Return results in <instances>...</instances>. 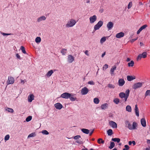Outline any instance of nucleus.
<instances>
[{"label":"nucleus","instance_id":"obj_1","mask_svg":"<svg viewBox=\"0 0 150 150\" xmlns=\"http://www.w3.org/2000/svg\"><path fill=\"white\" fill-rule=\"evenodd\" d=\"M125 123L126 127H127L129 130H132L137 129V123L135 122H133L132 125L128 120L126 121Z\"/></svg>","mask_w":150,"mask_h":150},{"label":"nucleus","instance_id":"obj_2","mask_svg":"<svg viewBox=\"0 0 150 150\" xmlns=\"http://www.w3.org/2000/svg\"><path fill=\"white\" fill-rule=\"evenodd\" d=\"M129 89L127 90L125 93L121 92L119 94V96L122 99L124 98L125 102H126L129 97Z\"/></svg>","mask_w":150,"mask_h":150},{"label":"nucleus","instance_id":"obj_3","mask_svg":"<svg viewBox=\"0 0 150 150\" xmlns=\"http://www.w3.org/2000/svg\"><path fill=\"white\" fill-rule=\"evenodd\" d=\"M76 23V21L73 19H70L66 25V27H72Z\"/></svg>","mask_w":150,"mask_h":150},{"label":"nucleus","instance_id":"obj_4","mask_svg":"<svg viewBox=\"0 0 150 150\" xmlns=\"http://www.w3.org/2000/svg\"><path fill=\"white\" fill-rule=\"evenodd\" d=\"M147 53L146 52H144L142 54H139L137 57V61L140 60L142 58H145L147 57Z\"/></svg>","mask_w":150,"mask_h":150},{"label":"nucleus","instance_id":"obj_5","mask_svg":"<svg viewBox=\"0 0 150 150\" xmlns=\"http://www.w3.org/2000/svg\"><path fill=\"white\" fill-rule=\"evenodd\" d=\"M103 24V22L102 21H99L98 23L94 26V29L96 30L99 29L101 27Z\"/></svg>","mask_w":150,"mask_h":150},{"label":"nucleus","instance_id":"obj_6","mask_svg":"<svg viewBox=\"0 0 150 150\" xmlns=\"http://www.w3.org/2000/svg\"><path fill=\"white\" fill-rule=\"evenodd\" d=\"M143 83V82H138L134 83L132 86V88L134 89L139 88L142 86Z\"/></svg>","mask_w":150,"mask_h":150},{"label":"nucleus","instance_id":"obj_7","mask_svg":"<svg viewBox=\"0 0 150 150\" xmlns=\"http://www.w3.org/2000/svg\"><path fill=\"white\" fill-rule=\"evenodd\" d=\"M89 92V90L86 87L82 88L81 90V93L82 95H86Z\"/></svg>","mask_w":150,"mask_h":150},{"label":"nucleus","instance_id":"obj_8","mask_svg":"<svg viewBox=\"0 0 150 150\" xmlns=\"http://www.w3.org/2000/svg\"><path fill=\"white\" fill-rule=\"evenodd\" d=\"M71 95V93H65L62 94L61 95V97L65 99H68L70 97Z\"/></svg>","mask_w":150,"mask_h":150},{"label":"nucleus","instance_id":"obj_9","mask_svg":"<svg viewBox=\"0 0 150 150\" xmlns=\"http://www.w3.org/2000/svg\"><path fill=\"white\" fill-rule=\"evenodd\" d=\"M74 60V58L73 56L70 54L68 56L67 61L69 63H71Z\"/></svg>","mask_w":150,"mask_h":150},{"label":"nucleus","instance_id":"obj_10","mask_svg":"<svg viewBox=\"0 0 150 150\" xmlns=\"http://www.w3.org/2000/svg\"><path fill=\"white\" fill-rule=\"evenodd\" d=\"M97 20V16L96 15H93L91 16L89 18L90 23H93L95 22Z\"/></svg>","mask_w":150,"mask_h":150},{"label":"nucleus","instance_id":"obj_11","mask_svg":"<svg viewBox=\"0 0 150 150\" xmlns=\"http://www.w3.org/2000/svg\"><path fill=\"white\" fill-rule=\"evenodd\" d=\"M109 125L113 128L117 127V125L116 123L112 121H110L109 122Z\"/></svg>","mask_w":150,"mask_h":150},{"label":"nucleus","instance_id":"obj_12","mask_svg":"<svg viewBox=\"0 0 150 150\" xmlns=\"http://www.w3.org/2000/svg\"><path fill=\"white\" fill-rule=\"evenodd\" d=\"M113 24L112 22H109L107 24V27L108 30H110L112 29L113 27Z\"/></svg>","mask_w":150,"mask_h":150},{"label":"nucleus","instance_id":"obj_13","mask_svg":"<svg viewBox=\"0 0 150 150\" xmlns=\"http://www.w3.org/2000/svg\"><path fill=\"white\" fill-rule=\"evenodd\" d=\"M147 26V25H144L141 26L137 32V34H139L143 30L145 29Z\"/></svg>","mask_w":150,"mask_h":150},{"label":"nucleus","instance_id":"obj_14","mask_svg":"<svg viewBox=\"0 0 150 150\" xmlns=\"http://www.w3.org/2000/svg\"><path fill=\"white\" fill-rule=\"evenodd\" d=\"M54 106L56 109L59 110L61 109L63 107L62 105L60 103H56L54 104Z\"/></svg>","mask_w":150,"mask_h":150},{"label":"nucleus","instance_id":"obj_15","mask_svg":"<svg viewBox=\"0 0 150 150\" xmlns=\"http://www.w3.org/2000/svg\"><path fill=\"white\" fill-rule=\"evenodd\" d=\"M124 36V33L121 32L116 34V37L119 38L123 37Z\"/></svg>","mask_w":150,"mask_h":150},{"label":"nucleus","instance_id":"obj_16","mask_svg":"<svg viewBox=\"0 0 150 150\" xmlns=\"http://www.w3.org/2000/svg\"><path fill=\"white\" fill-rule=\"evenodd\" d=\"M108 106V104L107 103L103 104L100 106V108L102 110L107 109Z\"/></svg>","mask_w":150,"mask_h":150},{"label":"nucleus","instance_id":"obj_17","mask_svg":"<svg viewBox=\"0 0 150 150\" xmlns=\"http://www.w3.org/2000/svg\"><path fill=\"white\" fill-rule=\"evenodd\" d=\"M34 96L33 94H30L28 97V100L29 102H31L34 99Z\"/></svg>","mask_w":150,"mask_h":150},{"label":"nucleus","instance_id":"obj_18","mask_svg":"<svg viewBox=\"0 0 150 150\" xmlns=\"http://www.w3.org/2000/svg\"><path fill=\"white\" fill-rule=\"evenodd\" d=\"M125 83V81L123 79H120L118 81V84L120 86H122Z\"/></svg>","mask_w":150,"mask_h":150},{"label":"nucleus","instance_id":"obj_19","mask_svg":"<svg viewBox=\"0 0 150 150\" xmlns=\"http://www.w3.org/2000/svg\"><path fill=\"white\" fill-rule=\"evenodd\" d=\"M141 123L143 127H145L146 126V121L145 118H142L141 119Z\"/></svg>","mask_w":150,"mask_h":150},{"label":"nucleus","instance_id":"obj_20","mask_svg":"<svg viewBox=\"0 0 150 150\" xmlns=\"http://www.w3.org/2000/svg\"><path fill=\"white\" fill-rule=\"evenodd\" d=\"M135 76H127V79L128 81H130L133 80L135 79Z\"/></svg>","mask_w":150,"mask_h":150},{"label":"nucleus","instance_id":"obj_21","mask_svg":"<svg viewBox=\"0 0 150 150\" xmlns=\"http://www.w3.org/2000/svg\"><path fill=\"white\" fill-rule=\"evenodd\" d=\"M46 18L45 16H41L40 17H39L37 19V21L38 22H40L42 21H44L46 20Z\"/></svg>","mask_w":150,"mask_h":150},{"label":"nucleus","instance_id":"obj_22","mask_svg":"<svg viewBox=\"0 0 150 150\" xmlns=\"http://www.w3.org/2000/svg\"><path fill=\"white\" fill-rule=\"evenodd\" d=\"M136 115L137 116H139V110L138 108L137 107V105H135V109H134Z\"/></svg>","mask_w":150,"mask_h":150},{"label":"nucleus","instance_id":"obj_23","mask_svg":"<svg viewBox=\"0 0 150 150\" xmlns=\"http://www.w3.org/2000/svg\"><path fill=\"white\" fill-rule=\"evenodd\" d=\"M116 66H113L111 68L110 70V74L111 75H112L114 74V72L115 70L116 69Z\"/></svg>","mask_w":150,"mask_h":150},{"label":"nucleus","instance_id":"obj_24","mask_svg":"<svg viewBox=\"0 0 150 150\" xmlns=\"http://www.w3.org/2000/svg\"><path fill=\"white\" fill-rule=\"evenodd\" d=\"M81 130L83 132L87 134H88L89 132V130L87 129L83 128Z\"/></svg>","mask_w":150,"mask_h":150},{"label":"nucleus","instance_id":"obj_25","mask_svg":"<svg viewBox=\"0 0 150 150\" xmlns=\"http://www.w3.org/2000/svg\"><path fill=\"white\" fill-rule=\"evenodd\" d=\"M69 98H70V100L72 101H74L77 99L76 98L73 97V95L71 93V95Z\"/></svg>","mask_w":150,"mask_h":150},{"label":"nucleus","instance_id":"obj_26","mask_svg":"<svg viewBox=\"0 0 150 150\" xmlns=\"http://www.w3.org/2000/svg\"><path fill=\"white\" fill-rule=\"evenodd\" d=\"M53 71L52 70L49 71L46 74V76L48 77H50L53 73Z\"/></svg>","mask_w":150,"mask_h":150},{"label":"nucleus","instance_id":"obj_27","mask_svg":"<svg viewBox=\"0 0 150 150\" xmlns=\"http://www.w3.org/2000/svg\"><path fill=\"white\" fill-rule=\"evenodd\" d=\"M126 110L129 112H131L132 111V108L129 105H127L126 108Z\"/></svg>","mask_w":150,"mask_h":150},{"label":"nucleus","instance_id":"obj_28","mask_svg":"<svg viewBox=\"0 0 150 150\" xmlns=\"http://www.w3.org/2000/svg\"><path fill=\"white\" fill-rule=\"evenodd\" d=\"M67 50L66 49H62L61 51V52L62 55H65L67 53Z\"/></svg>","mask_w":150,"mask_h":150},{"label":"nucleus","instance_id":"obj_29","mask_svg":"<svg viewBox=\"0 0 150 150\" xmlns=\"http://www.w3.org/2000/svg\"><path fill=\"white\" fill-rule=\"evenodd\" d=\"M134 64V62L132 60L130 61V62H129L128 63L127 65L128 67H132L133 66Z\"/></svg>","mask_w":150,"mask_h":150},{"label":"nucleus","instance_id":"obj_30","mask_svg":"<svg viewBox=\"0 0 150 150\" xmlns=\"http://www.w3.org/2000/svg\"><path fill=\"white\" fill-rule=\"evenodd\" d=\"M99 101V100L98 98H96L93 99V102L96 104H98Z\"/></svg>","mask_w":150,"mask_h":150},{"label":"nucleus","instance_id":"obj_31","mask_svg":"<svg viewBox=\"0 0 150 150\" xmlns=\"http://www.w3.org/2000/svg\"><path fill=\"white\" fill-rule=\"evenodd\" d=\"M112 140L115 142H117V143H119L120 141V138H112Z\"/></svg>","mask_w":150,"mask_h":150},{"label":"nucleus","instance_id":"obj_32","mask_svg":"<svg viewBox=\"0 0 150 150\" xmlns=\"http://www.w3.org/2000/svg\"><path fill=\"white\" fill-rule=\"evenodd\" d=\"M107 133L109 136H111L113 134V131L112 129H109L107 131Z\"/></svg>","mask_w":150,"mask_h":150},{"label":"nucleus","instance_id":"obj_33","mask_svg":"<svg viewBox=\"0 0 150 150\" xmlns=\"http://www.w3.org/2000/svg\"><path fill=\"white\" fill-rule=\"evenodd\" d=\"M115 143L113 142H111L110 144V145L109 147V148L110 149L113 148L115 146Z\"/></svg>","mask_w":150,"mask_h":150},{"label":"nucleus","instance_id":"obj_34","mask_svg":"<svg viewBox=\"0 0 150 150\" xmlns=\"http://www.w3.org/2000/svg\"><path fill=\"white\" fill-rule=\"evenodd\" d=\"M35 42L36 43H38L40 42L41 41V38L40 37H37L35 39Z\"/></svg>","mask_w":150,"mask_h":150},{"label":"nucleus","instance_id":"obj_35","mask_svg":"<svg viewBox=\"0 0 150 150\" xmlns=\"http://www.w3.org/2000/svg\"><path fill=\"white\" fill-rule=\"evenodd\" d=\"M144 96L145 97H146L147 96H150V90H147L145 93Z\"/></svg>","mask_w":150,"mask_h":150},{"label":"nucleus","instance_id":"obj_36","mask_svg":"<svg viewBox=\"0 0 150 150\" xmlns=\"http://www.w3.org/2000/svg\"><path fill=\"white\" fill-rule=\"evenodd\" d=\"M98 143L99 144H104V141L103 140V139L101 138H99L98 140Z\"/></svg>","mask_w":150,"mask_h":150},{"label":"nucleus","instance_id":"obj_37","mask_svg":"<svg viewBox=\"0 0 150 150\" xmlns=\"http://www.w3.org/2000/svg\"><path fill=\"white\" fill-rule=\"evenodd\" d=\"M113 102L116 104H117L120 102V100L118 98H115L114 99Z\"/></svg>","mask_w":150,"mask_h":150},{"label":"nucleus","instance_id":"obj_38","mask_svg":"<svg viewBox=\"0 0 150 150\" xmlns=\"http://www.w3.org/2000/svg\"><path fill=\"white\" fill-rule=\"evenodd\" d=\"M32 116H29L26 118L25 120L26 122H28L32 120Z\"/></svg>","mask_w":150,"mask_h":150},{"label":"nucleus","instance_id":"obj_39","mask_svg":"<svg viewBox=\"0 0 150 150\" xmlns=\"http://www.w3.org/2000/svg\"><path fill=\"white\" fill-rule=\"evenodd\" d=\"M106 38L105 37H104L102 38L100 40V42L101 43H103V42H105L106 40Z\"/></svg>","mask_w":150,"mask_h":150},{"label":"nucleus","instance_id":"obj_40","mask_svg":"<svg viewBox=\"0 0 150 150\" xmlns=\"http://www.w3.org/2000/svg\"><path fill=\"white\" fill-rule=\"evenodd\" d=\"M14 82V78L12 77H10V84H13Z\"/></svg>","mask_w":150,"mask_h":150},{"label":"nucleus","instance_id":"obj_41","mask_svg":"<svg viewBox=\"0 0 150 150\" xmlns=\"http://www.w3.org/2000/svg\"><path fill=\"white\" fill-rule=\"evenodd\" d=\"M21 50L22 52L24 54H26V52L25 51V48L24 47L22 46H21Z\"/></svg>","mask_w":150,"mask_h":150},{"label":"nucleus","instance_id":"obj_42","mask_svg":"<svg viewBox=\"0 0 150 150\" xmlns=\"http://www.w3.org/2000/svg\"><path fill=\"white\" fill-rule=\"evenodd\" d=\"M36 135V134L35 132L32 133L30 134L28 136V138L34 137Z\"/></svg>","mask_w":150,"mask_h":150},{"label":"nucleus","instance_id":"obj_43","mask_svg":"<svg viewBox=\"0 0 150 150\" xmlns=\"http://www.w3.org/2000/svg\"><path fill=\"white\" fill-rule=\"evenodd\" d=\"M132 6V1L130 2L128 4V9H130Z\"/></svg>","mask_w":150,"mask_h":150},{"label":"nucleus","instance_id":"obj_44","mask_svg":"<svg viewBox=\"0 0 150 150\" xmlns=\"http://www.w3.org/2000/svg\"><path fill=\"white\" fill-rule=\"evenodd\" d=\"M42 132L44 134L47 135L49 134L48 132L45 130L42 131Z\"/></svg>","mask_w":150,"mask_h":150},{"label":"nucleus","instance_id":"obj_45","mask_svg":"<svg viewBox=\"0 0 150 150\" xmlns=\"http://www.w3.org/2000/svg\"><path fill=\"white\" fill-rule=\"evenodd\" d=\"M108 67V65L107 64H105L103 67V70H105Z\"/></svg>","mask_w":150,"mask_h":150},{"label":"nucleus","instance_id":"obj_46","mask_svg":"<svg viewBox=\"0 0 150 150\" xmlns=\"http://www.w3.org/2000/svg\"><path fill=\"white\" fill-rule=\"evenodd\" d=\"M125 148L123 149V150H128L129 149V146L127 145H126L125 146Z\"/></svg>","mask_w":150,"mask_h":150},{"label":"nucleus","instance_id":"obj_47","mask_svg":"<svg viewBox=\"0 0 150 150\" xmlns=\"http://www.w3.org/2000/svg\"><path fill=\"white\" fill-rule=\"evenodd\" d=\"M108 87L111 88H115V86L111 84H109L108 85Z\"/></svg>","mask_w":150,"mask_h":150},{"label":"nucleus","instance_id":"obj_48","mask_svg":"<svg viewBox=\"0 0 150 150\" xmlns=\"http://www.w3.org/2000/svg\"><path fill=\"white\" fill-rule=\"evenodd\" d=\"M9 138V135L8 134L5 137L4 140L5 141H7L8 140Z\"/></svg>","mask_w":150,"mask_h":150},{"label":"nucleus","instance_id":"obj_49","mask_svg":"<svg viewBox=\"0 0 150 150\" xmlns=\"http://www.w3.org/2000/svg\"><path fill=\"white\" fill-rule=\"evenodd\" d=\"M81 137L80 135H76L74 137V139L76 140L78 139H79V138H81Z\"/></svg>","mask_w":150,"mask_h":150},{"label":"nucleus","instance_id":"obj_50","mask_svg":"<svg viewBox=\"0 0 150 150\" xmlns=\"http://www.w3.org/2000/svg\"><path fill=\"white\" fill-rule=\"evenodd\" d=\"M76 142L80 144H82V142L80 140H77L76 141Z\"/></svg>","mask_w":150,"mask_h":150},{"label":"nucleus","instance_id":"obj_51","mask_svg":"<svg viewBox=\"0 0 150 150\" xmlns=\"http://www.w3.org/2000/svg\"><path fill=\"white\" fill-rule=\"evenodd\" d=\"M88 84L90 85H94L95 84V83L93 81H89L88 83Z\"/></svg>","mask_w":150,"mask_h":150},{"label":"nucleus","instance_id":"obj_52","mask_svg":"<svg viewBox=\"0 0 150 150\" xmlns=\"http://www.w3.org/2000/svg\"><path fill=\"white\" fill-rule=\"evenodd\" d=\"M138 39V38H135V39H132L131 40V42H134V41H135V40H137V39Z\"/></svg>","mask_w":150,"mask_h":150},{"label":"nucleus","instance_id":"obj_53","mask_svg":"<svg viewBox=\"0 0 150 150\" xmlns=\"http://www.w3.org/2000/svg\"><path fill=\"white\" fill-rule=\"evenodd\" d=\"M94 131V129H93V130H91L90 132V133H89V136H90L92 134L93 132Z\"/></svg>","mask_w":150,"mask_h":150},{"label":"nucleus","instance_id":"obj_54","mask_svg":"<svg viewBox=\"0 0 150 150\" xmlns=\"http://www.w3.org/2000/svg\"><path fill=\"white\" fill-rule=\"evenodd\" d=\"M25 82H26V81H25L24 80H21V83H22L23 84H24L25 83Z\"/></svg>","mask_w":150,"mask_h":150},{"label":"nucleus","instance_id":"obj_55","mask_svg":"<svg viewBox=\"0 0 150 150\" xmlns=\"http://www.w3.org/2000/svg\"><path fill=\"white\" fill-rule=\"evenodd\" d=\"M16 56L18 58L20 59L21 57L18 54H17L16 55Z\"/></svg>","mask_w":150,"mask_h":150},{"label":"nucleus","instance_id":"obj_56","mask_svg":"<svg viewBox=\"0 0 150 150\" xmlns=\"http://www.w3.org/2000/svg\"><path fill=\"white\" fill-rule=\"evenodd\" d=\"M103 8H101L100 10H99V12H100V13H103Z\"/></svg>","mask_w":150,"mask_h":150},{"label":"nucleus","instance_id":"obj_57","mask_svg":"<svg viewBox=\"0 0 150 150\" xmlns=\"http://www.w3.org/2000/svg\"><path fill=\"white\" fill-rule=\"evenodd\" d=\"M88 50H86L84 52L85 54L87 56L89 55V54H88Z\"/></svg>","mask_w":150,"mask_h":150},{"label":"nucleus","instance_id":"obj_58","mask_svg":"<svg viewBox=\"0 0 150 150\" xmlns=\"http://www.w3.org/2000/svg\"><path fill=\"white\" fill-rule=\"evenodd\" d=\"M2 34L4 36L5 35H9V33H2Z\"/></svg>","mask_w":150,"mask_h":150},{"label":"nucleus","instance_id":"obj_59","mask_svg":"<svg viewBox=\"0 0 150 150\" xmlns=\"http://www.w3.org/2000/svg\"><path fill=\"white\" fill-rule=\"evenodd\" d=\"M130 59L129 58H127L126 59V61L127 62H129L130 61Z\"/></svg>","mask_w":150,"mask_h":150},{"label":"nucleus","instance_id":"obj_60","mask_svg":"<svg viewBox=\"0 0 150 150\" xmlns=\"http://www.w3.org/2000/svg\"><path fill=\"white\" fill-rule=\"evenodd\" d=\"M13 112V110L12 109V108H10V112Z\"/></svg>","mask_w":150,"mask_h":150},{"label":"nucleus","instance_id":"obj_61","mask_svg":"<svg viewBox=\"0 0 150 150\" xmlns=\"http://www.w3.org/2000/svg\"><path fill=\"white\" fill-rule=\"evenodd\" d=\"M132 143L134 145H135V144H136L135 142L134 141H132Z\"/></svg>","mask_w":150,"mask_h":150},{"label":"nucleus","instance_id":"obj_62","mask_svg":"<svg viewBox=\"0 0 150 150\" xmlns=\"http://www.w3.org/2000/svg\"><path fill=\"white\" fill-rule=\"evenodd\" d=\"M105 52L103 53L102 54V55L101 57H104V56L105 55Z\"/></svg>","mask_w":150,"mask_h":150},{"label":"nucleus","instance_id":"obj_63","mask_svg":"<svg viewBox=\"0 0 150 150\" xmlns=\"http://www.w3.org/2000/svg\"><path fill=\"white\" fill-rule=\"evenodd\" d=\"M6 110L8 111V112H9V108H7L6 109Z\"/></svg>","mask_w":150,"mask_h":150},{"label":"nucleus","instance_id":"obj_64","mask_svg":"<svg viewBox=\"0 0 150 150\" xmlns=\"http://www.w3.org/2000/svg\"><path fill=\"white\" fill-rule=\"evenodd\" d=\"M146 150H150V147L146 148Z\"/></svg>","mask_w":150,"mask_h":150}]
</instances>
